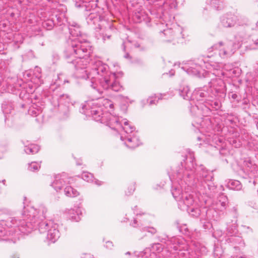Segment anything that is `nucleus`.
<instances>
[{
  "label": "nucleus",
  "instance_id": "nucleus-57",
  "mask_svg": "<svg viewBox=\"0 0 258 258\" xmlns=\"http://www.w3.org/2000/svg\"><path fill=\"white\" fill-rule=\"evenodd\" d=\"M256 26L257 27H258V21L256 23Z\"/></svg>",
  "mask_w": 258,
  "mask_h": 258
},
{
  "label": "nucleus",
  "instance_id": "nucleus-50",
  "mask_svg": "<svg viewBox=\"0 0 258 258\" xmlns=\"http://www.w3.org/2000/svg\"><path fill=\"white\" fill-rule=\"evenodd\" d=\"M2 182L4 185H5V183H6V180L5 179H3L2 181H0V182Z\"/></svg>",
  "mask_w": 258,
  "mask_h": 258
},
{
  "label": "nucleus",
  "instance_id": "nucleus-22",
  "mask_svg": "<svg viewBox=\"0 0 258 258\" xmlns=\"http://www.w3.org/2000/svg\"><path fill=\"white\" fill-rule=\"evenodd\" d=\"M162 98H143L140 101L141 106L144 107L145 106H152L156 105L158 101L162 99Z\"/></svg>",
  "mask_w": 258,
  "mask_h": 258
},
{
  "label": "nucleus",
  "instance_id": "nucleus-34",
  "mask_svg": "<svg viewBox=\"0 0 258 258\" xmlns=\"http://www.w3.org/2000/svg\"><path fill=\"white\" fill-rule=\"evenodd\" d=\"M120 107L123 111H126L129 105L128 98H121Z\"/></svg>",
  "mask_w": 258,
  "mask_h": 258
},
{
  "label": "nucleus",
  "instance_id": "nucleus-24",
  "mask_svg": "<svg viewBox=\"0 0 258 258\" xmlns=\"http://www.w3.org/2000/svg\"><path fill=\"white\" fill-rule=\"evenodd\" d=\"M228 242L231 243L233 245H238L239 246H244V243L241 237L238 236H231L227 240Z\"/></svg>",
  "mask_w": 258,
  "mask_h": 258
},
{
  "label": "nucleus",
  "instance_id": "nucleus-46",
  "mask_svg": "<svg viewBox=\"0 0 258 258\" xmlns=\"http://www.w3.org/2000/svg\"><path fill=\"white\" fill-rule=\"evenodd\" d=\"M191 108L193 109V110H195V108H197L198 110L199 109L200 107H201L200 106H199V105L196 104H195V106H191Z\"/></svg>",
  "mask_w": 258,
  "mask_h": 258
},
{
  "label": "nucleus",
  "instance_id": "nucleus-51",
  "mask_svg": "<svg viewBox=\"0 0 258 258\" xmlns=\"http://www.w3.org/2000/svg\"><path fill=\"white\" fill-rule=\"evenodd\" d=\"M237 258H246V257H245L244 256H239L237 257Z\"/></svg>",
  "mask_w": 258,
  "mask_h": 258
},
{
  "label": "nucleus",
  "instance_id": "nucleus-7",
  "mask_svg": "<svg viewBox=\"0 0 258 258\" xmlns=\"http://www.w3.org/2000/svg\"><path fill=\"white\" fill-rule=\"evenodd\" d=\"M235 38L238 41L237 44L231 41L225 43L219 42L218 43L215 44L213 46V48L219 51V55L222 58L226 59L234 54L236 49L240 46V43L244 41L240 33L237 34Z\"/></svg>",
  "mask_w": 258,
  "mask_h": 258
},
{
  "label": "nucleus",
  "instance_id": "nucleus-1",
  "mask_svg": "<svg viewBox=\"0 0 258 258\" xmlns=\"http://www.w3.org/2000/svg\"><path fill=\"white\" fill-rule=\"evenodd\" d=\"M194 161V154L189 153L184 161V169L181 168L175 174L169 175V178L173 183L171 193L178 208L197 217L201 210L190 191L196 189L201 194H209L212 187L213 173L202 165L195 167Z\"/></svg>",
  "mask_w": 258,
  "mask_h": 258
},
{
  "label": "nucleus",
  "instance_id": "nucleus-17",
  "mask_svg": "<svg viewBox=\"0 0 258 258\" xmlns=\"http://www.w3.org/2000/svg\"><path fill=\"white\" fill-rule=\"evenodd\" d=\"M237 16L232 13H226L220 18V25L224 28H231L237 22Z\"/></svg>",
  "mask_w": 258,
  "mask_h": 258
},
{
  "label": "nucleus",
  "instance_id": "nucleus-12",
  "mask_svg": "<svg viewBox=\"0 0 258 258\" xmlns=\"http://www.w3.org/2000/svg\"><path fill=\"white\" fill-rule=\"evenodd\" d=\"M41 98H26L27 102L22 104V108L28 107V113L33 116H37L41 111L42 102Z\"/></svg>",
  "mask_w": 258,
  "mask_h": 258
},
{
  "label": "nucleus",
  "instance_id": "nucleus-55",
  "mask_svg": "<svg viewBox=\"0 0 258 258\" xmlns=\"http://www.w3.org/2000/svg\"><path fill=\"white\" fill-rule=\"evenodd\" d=\"M50 89H51L52 90H53V85H52V86L50 87Z\"/></svg>",
  "mask_w": 258,
  "mask_h": 258
},
{
  "label": "nucleus",
  "instance_id": "nucleus-37",
  "mask_svg": "<svg viewBox=\"0 0 258 258\" xmlns=\"http://www.w3.org/2000/svg\"><path fill=\"white\" fill-rule=\"evenodd\" d=\"M152 248L153 250L156 251L157 252H161L163 249L162 245L159 243L153 244L152 246Z\"/></svg>",
  "mask_w": 258,
  "mask_h": 258
},
{
  "label": "nucleus",
  "instance_id": "nucleus-41",
  "mask_svg": "<svg viewBox=\"0 0 258 258\" xmlns=\"http://www.w3.org/2000/svg\"><path fill=\"white\" fill-rule=\"evenodd\" d=\"M135 187L134 186H132V187L130 188H128V191L127 192H126V195H130L133 193L134 191L135 190Z\"/></svg>",
  "mask_w": 258,
  "mask_h": 258
},
{
  "label": "nucleus",
  "instance_id": "nucleus-9",
  "mask_svg": "<svg viewBox=\"0 0 258 258\" xmlns=\"http://www.w3.org/2000/svg\"><path fill=\"white\" fill-rule=\"evenodd\" d=\"M158 240L166 244L168 250L171 253L177 250L181 251L187 249V245L185 243V240L180 237H173L168 238L166 235L163 236H158Z\"/></svg>",
  "mask_w": 258,
  "mask_h": 258
},
{
  "label": "nucleus",
  "instance_id": "nucleus-5",
  "mask_svg": "<svg viewBox=\"0 0 258 258\" xmlns=\"http://www.w3.org/2000/svg\"><path fill=\"white\" fill-rule=\"evenodd\" d=\"M110 121V123L111 124L116 123V125L111 128L116 130H122L120 136V140L123 142L124 144L127 148L134 149L140 146L141 142L137 135V133L135 131V128L126 119L120 120L118 118L114 117Z\"/></svg>",
  "mask_w": 258,
  "mask_h": 258
},
{
  "label": "nucleus",
  "instance_id": "nucleus-60",
  "mask_svg": "<svg viewBox=\"0 0 258 258\" xmlns=\"http://www.w3.org/2000/svg\"><path fill=\"white\" fill-rule=\"evenodd\" d=\"M256 126H257V127L258 128V121H257V122L256 123Z\"/></svg>",
  "mask_w": 258,
  "mask_h": 258
},
{
  "label": "nucleus",
  "instance_id": "nucleus-64",
  "mask_svg": "<svg viewBox=\"0 0 258 258\" xmlns=\"http://www.w3.org/2000/svg\"><path fill=\"white\" fill-rule=\"evenodd\" d=\"M77 165H81V163H77Z\"/></svg>",
  "mask_w": 258,
  "mask_h": 258
},
{
  "label": "nucleus",
  "instance_id": "nucleus-6",
  "mask_svg": "<svg viewBox=\"0 0 258 258\" xmlns=\"http://www.w3.org/2000/svg\"><path fill=\"white\" fill-rule=\"evenodd\" d=\"M27 220L28 224L30 222L34 226L33 229L38 227L41 233L46 232L48 226H53V221L51 220H42L40 217L38 216L39 211L34 207H30L27 208Z\"/></svg>",
  "mask_w": 258,
  "mask_h": 258
},
{
  "label": "nucleus",
  "instance_id": "nucleus-29",
  "mask_svg": "<svg viewBox=\"0 0 258 258\" xmlns=\"http://www.w3.org/2000/svg\"><path fill=\"white\" fill-rule=\"evenodd\" d=\"M191 96H198L199 97H207L209 96L208 92L206 90V88H197L195 90V91L191 93Z\"/></svg>",
  "mask_w": 258,
  "mask_h": 258
},
{
  "label": "nucleus",
  "instance_id": "nucleus-44",
  "mask_svg": "<svg viewBox=\"0 0 258 258\" xmlns=\"http://www.w3.org/2000/svg\"><path fill=\"white\" fill-rule=\"evenodd\" d=\"M24 76L25 78H26V77H28V78H30L31 76V73L30 72H26L24 74Z\"/></svg>",
  "mask_w": 258,
  "mask_h": 258
},
{
  "label": "nucleus",
  "instance_id": "nucleus-63",
  "mask_svg": "<svg viewBox=\"0 0 258 258\" xmlns=\"http://www.w3.org/2000/svg\"><path fill=\"white\" fill-rule=\"evenodd\" d=\"M103 38L104 40H105V36H104Z\"/></svg>",
  "mask_w": 258,
  "mask_h": 258
},
{
  "label": "nucleus",
  "instance_id": "nucleus-21",
  "mask_svg": "<svg viewBox=\"0 0 258 258\" xmlns=\"http://www.w3.org/2000/svg\"><path fill=\"white\" fill-rule=\"evenodd\" d=\"M34 75L35 77H33L31 79V81L35 84V87H37L40 84L42 83V80L41 79V69L39 67H36L34 70Z\"/></svg>",
  "mask_w": 258,
  "mask_h": 258
},
{
  "label": "nucleus",
  "instance_id": "nucleus-62",
  "mask_svg": "<svg viewBox=\"0 0 258 258\" xmlns=\"http://www.w3.org/2000/svg\"><path fill=\"white\" fill-rule=\"evenodd\" d=\"M228 232H229V234H231L232 233V232H231L230 231H229Z\"/></svg>",
  "mask_w": 258,
  "mask_h": 258
},
{
  "label": "nucleus",
  "instance_id": "nucleus-42",
  "mask_svg": "<svg viewBox=\"0 0 258 258\" xmlns=\"http://www.w3.org/2000/svg\"><path fill=\"white\" fill-rule=\"evenodd\" d=\"M79 25L75 22H72L71 23L69 22V27H74L76 28L77 26H79Z\"/></svg>",
  "mask_w": 258,
  "mask_h": 258
},
{
  "label": "nucleus",
  "instance_id": "nucleus-43",
  "mask_svg": "<svg viewBox=\"0 0 258 258\" xmlns=\"http://www.w3.org/2000/svg\"><path fill=\"white\" fill-rule=\"evenodd\" d=\"M81 258H93L90 254L85 253L82 254Z\"/></svg>",
  "mask_w": 258,
  "mask_h": 258
},
{
  "label": "nucleus",
  "instance_id": "nucleus-32",
  "mask_svg": "<svg viewBox=\"0 0 258 258\" xmlns=\"http://www.w3.org/2000/svg\"><path fill=\"white\" fill-rule=\"evenodd\" d=\"M197 138L198 140L199 141H203L206 144L212 145L213 138L211 137L210 135H206L205 134H203L201 136L198 137Z\"/></svg>",
  "mask_w": 258,
  "mask_h": 258
},
{
  "label": "nucleus",
  "instance_id": "nucleus-25",
  "mask_svg": "<svg viewBox=\"0 0 258 258\" xmlns=\"http://www.w3.org/2000/svg\"><path fill=\"white\" fill-rule=\"evenodd\" d=\"M64 195L69 197H76L79 195V192L71 186L67 185L63 189Z\"/></svg>",
  "mask_w": 258,
  "mask_h": 258
},
{
  "label": "nucleus",
  "instance_id": "nucleus-27",
  "mask_svg": "<svg viewBox=\"0 0 258 258\" xmlns=\"http://www.w3.org/2000/svg\"><path fill=\"white\" fill-rule=\"evenodd\" d=\"M227 186L231 189L240 190L242 185L238 180L230 179L227 183Z\"/></svg>",
  "mask_w": 258,
  "mask_h": 258
},
{
  "label": "nucleus",
  "instance_id": "nucleus-36",
  "mask_svg": "<svg viewBox=\"0 0 258 258\" xmlns=\"http://www.w3.org/2000/svg\"><path fill=\"white\" fill-rule=\"evenodd\" d=\"M42 25L47 30H51L53 27L54 23L52 20H48L43 22Z\"/></svg>",
  "mask_w": 258,
  "mask_h": 258
},
{
  "label": "nucleus",
  "instance_id": "nucleus-38",
  "mask_svg": "<svg viewBox=\"0 0 258 258\" xmlns=\"http://www.w3.org/2000/svg\"><path fill=\"white\" fill-rule=\"evenodd\" d=\"M228 204V202H217V205L218 207H220V210L222 211L223 210H224Z\"/></svg>",
  "mask_w": 258,
  "mask_h": 258
},
{
  "label": "nucleus",
  "instance_id": "nucleus-30",
  "mask_svg": "<svg viewBox=\"0 0 258 258\" xmlns=\"http://www.w3.org/2000/svg\"><path fill=\"white\" fill-rule=\"evenodd\" d=\"M204 106L206 107H207L208 108H209V106L208 105L209 104L210 105V106L212 107V108H214L216 110L219 109L221 107V103L218 101L217 100L215 99L214 100H212L211 101L210 103H208L207 102L205 103Z\"/></svg>",
  "mask_w": 258,
  "mask_h": 258
},
{
  "label": "nucleus",
  "instance_id": "nucleus-19",
  "mask_svg": "<svg viewBox=\"0 0 258 258\" xmlns=\"http://www.w3.org/2000/svg\"><path fill=\"white\" fill-rule=\"evenodd\" d=\"M68 217L73 221L78 222L81 220L82 211L80 208L68 209L66 211Z\"/></svg>",
  "mask_w": 258,
  "mask_h": 258
},
{
  "label": "nucleus",
  "instance_id": "nucleus-52",
  "mask_svg": "<svg viewBox=\"0 0 258 258\" xmlns=\"http://www.w3.org/2000/svg\"><path fill=\"white\" fill-rule=\"evenodd\" d=\"M231 97H237V96H236V95L235 94H233L232 95V96H231Z\"/></svg>",
  "mask_w": 258,
  "mask_h": 258
},
{
  "label": "nucleus",
  "instance_id": "nucleus-39",
  "mask_svg": "<svg viewBox=\"0 0 258 258\" xmlns=\"http://www.w3.org/2000/svg\"><path fill=\"white\" fill-rule=\"evenodd\" d=\"M228 202V199L226 196L223 195H221L219 196L217 202Z\"/></svg>",
  "mask_w": 258,
  "mask_h": 258
},
{
  "label": "nucleus",
  "instance_id": "nucleus-3",
  "mask_svg": "<svg viewBox=\"0 0 258 258\" xmlns=\"http://www.w3.org/2000/svg\"><path fill=\"white\" fill-rule=\"evenodd\" d=\"M103 106L105 108L113 109L114 104L107 98H91L82 104V113L86 115H91L93 119L96 121L106 124L110 126H114L116 123L111 124L110 122L114 117L118 118L120 120L122 118L113 116L111 113H103Z\"/></svg>",
  "mask_w": 258,
  "mask_h": 258
},
{
  "label": "nucleus",
  "instance_id": "nucleus-11",
  "mask_svg": "<svg viewBox=\"0 0 258 258\" xmlns=\"http://www.w3.org/2000/svg\"><path fill=\"white\" fill-rule=\"evenodd\" d=\"M137 208V206H135L133 209L134 213L136 214L137 217L131 222L130 225L134 228H140L141 232H147L152 235L156 234L157 230L155 227L151 226H144V219L141 218V214L135 212V209Z\"/></svg>",
  "mask_w": 258,
  "mask_h": 258
},
{
  "label": "nucleus",
  "instance_id": "nucleus-56",
  "mask_svg": "<svg viewBox=\"0 0 258 258\" xmlns=\"http://www.w3.org/2000/svg\"><path fill=\"white\" fill-rule=\"evenodd\" d=\"M122 47H123V49L124 50V49H125V46H124V44H123V43L122 44Z\"/></svg>",
  "mask_w": 258,
  "mask_h": 258
},
{
  "label": "nucleus",
  "instance_id": "nucleus-10",
  "mask_svg": "<svg viewBox=\"0 0 258 258\" xmlns=\"http://www.w3.org/2000/svg\"><path fill=\"white\" fill-rule=\"evenodd\" d=\"M209 77L212 78L210 82H209L210 88H213V90L211 89V91H215L217 93V97H222L225 95V85L223 81L218 78L215 73H208ZM216 96V95H215Z\"/></svg>",
  "mask_w": 258,
  "mask_h": 258
},
{
  "label": "nucleus",
  "instance_id": "nucleus-2",
  "mask_svg": "<svg viewBox=\"0 0 258 258\" xmlns=\"http://www.w3.org/2000/svg\"><path fill=\"white\" fill-rule=\"evenodd\" d=\"M72 37L67 42L64 50L65 56L69 59L68 62L72 63L77 69V75L79 77L86 76L84 69L89 62V56L92 53V46L85 36L81 35L80 26L77 27H69Z\"/></svg>",
  "mask_w": 258,
  "mask_h": 258
},
{
  "label": "nucleus",
  "instance_id": "nucleus-53",
  "mask_svg": "<svg viewBox=\"0 0 258 258\" xmlns=\"http://www.w3.org/2000/svg\"><path fill=\"white\" fill-rule=\"evenodd\" d=\"M98 181H95V183L98 185H101V183H98Z\"/></svg>",
  "mask_w": 258,
  "mask_h": 258
},
{
  "label": "nucleus",
  "instance_id": "nucleus-58",
  "mask_svg": "<svg viewBox=\"0 0 258 258\" xmlns=\"http://www.w3.org/2000/svg\"><path fill=\"white\" fill-rule=\"evenodd\" d=\"M110 35H108V36H107V38L108 39H109V38H110Z\"/></svg>",
  "mask_w": 258,
  "mask_h": 258
},
{
  "label": "nucleus",
  "instance_id": "nucleus-54",
  "mask_svg": "<svg viewBox=\"0 0 258 258\" xmlns=\"http://www.w3.org/2000/svg\"><path fill=\"white\" fill-rule=\"evenodd\" d=\"M194 99H192L191 98H190V99L189 100V101L190 102V104L191 105V101H192Z\"/></svg>",
  "mask_w": 258,
  "mask_h": 258
},
{
  "label": "nucleus",
  "instance_id": "nucleus-28",
  "mask_svg": "<svg viewBox=\"0 0 258 258\" xmlns=\"http://www.w3.org/2000/svg\"><path fill=\"white\" fill-rule=\"evenodd\" d=\"M40 149V147L35 144H31L28 146H25L24 151L27 154H34L37 153Z\"/></svg>",
  "mask_w": 258,
  "mask_h": 258
},
{
  "label": "nucleus",
  "instance_id": "nucleus-13",
  "mask_svg": "<svg viewBox=\"0 0 258 258\" xmlns=\"http://www.w3.org/2000/svg\"><path fill=\"white\" fill-rule=\"evenodd\" d=\"M116 74L113 73L109 76L105 77L100 80V85L104 89H111L112 90L117 92L121 89V87L116 81L117 77Z\"/></svg>",
  "mask_w": 258,
  "mask_h": 258
},
{
  "label": "nucleus",
  "instance_id": "nucleus-40",
  "mask_svg": "<svg viewBox=\"0 0 258 258\" xmlns=\"http://www.w3.org/2000/svg\"><path fill=\"white\" fill-rule=\"evenodd\" d=\"M113 246V243L111 241H108L106 242L105 247L108 249H111Z\"/></svg>",
  "mask_w": 258,
  "mask_h": 258
},
{
  "label": "nucleus",
  "instance_id": "nucleus-45",
  "mask_svg": "<svg viewBox=\"0 0 258 258\" xmlns=\"http://www.w3.org/2000/svg\"><path fill=\"white\" fill-rule=\"evenodd\" d=\"M54 226H57V225L55 223H54V222L53 221V226H48V229H47V232L48 233V231L49 230H50L51 229H52L53 228V227H54Z\"/></svg>",
  "mask_w": 258,
  "mask_h": 258
},
{
  "label": "nucleus",
  "instance_id": "nucleus-26",
  "mask_svg": "<svg viewBox=\"0 0 258 258\" xmlns=\"http://www.w3.org/2000/svg\"><path fill=\"white\" fill-rule=\"evenodd\" d=\"M246 44L245 47L249 49H255L258 48V39H251L249 38L248 40L244 42Z\"/></svg>",
  "mask_w": 258,
  "mask_h": 258
},
{
  "label": "nucleus",
  "instance_id": "nucleus-49",
  "mask_svg": "<svg viewBox=\"0 0 258 258\" xmlns=\"http://www.w3.org/2000/svg\"><path fill=\"white\" fill-rule=\"evenodd\" d=\"M243 103H244V104H246L247 103L246 98H243Z\"/></svg>",
  "mask_w": 258,
  "mask_h": 258
},
{
  "label": "nucleus",
  "instance_id": "nucleus-4",
  "mask_svg": "<svg viewBox=\"0 0 258 258\" xmlns=\"http://www.w3.org/2000/svg\"><path fill=\"white\" fill-rule=\"evenodd\" d=\"M27 208L24 213L22 214L23 220L16 217L6 215L5 217H0V237L6 235H13L19 232L24 234L30 233L34 227V226L30 222L28 224L27 216Z\"/></svg>",
  "mask_w": 258,
  "mask_h": 258
},
{
  "label": "nucleus",
  "instance_id": "nucleus-33",
  "mask_svg": "<svg viewBox=\"0 0 258 258\" xmlns=\"http://www.w3.org/2000/svg\"><path fill=\"white\" fill-rule=\"evenodd\" d=\"M40 168V163L37 162H32L28 164V170L30 171L35 172L38 171Z\"/></svg>",
  "mask_w": 258,
  "mask_h": 258
},
{
  "label": "nucleus",
  "instance_id": "nucleus-18",
  "mask_svg": "<svg viewBox=\"0 0 258 258\" xmlns=\"http://www.w3.org/2000/svg\"><path fill=\"white\" fill-rule=\"evenodd\" d=\"M183 28L179 25H175L169 29L164 30V34L166 36H169L173 39H180L184 38Z\"/></svg>",
  "mask_w": 258,
  "mask_h": 258
},
{
  "label": "nucleus",
  "instance_id": "nucleus-61",
  "mask_svg": "<svg viewBox=\"0 0 258 258\" xmlns=\"http://www.w3.org/2000/svg\"><path fill=\"white\" fill-rule=\"evenodd\" d=\"M64 83H65V82H69V81H66V80H64Z\"/></svg>",
  "mask_w": 258,
  "mask_h": 258
},
{
  "label": "nucleus",
  "instance_id": "nucleus-8",
  "mask_svg": "<svg viewBox=\"0 0 258 258\" xmlns=\"http://www.w3.org/2000/svg\"><path fill=\"white\" fill-rule=\"evenodd\" d=\"M90 55L88 57L89 61H90ZM89 63L90 62L88 63V64L86 66V68L84 69V70L86 71V76L85 77H79L78 76L77 69L74 66L76 69V76L77 78L87 79V78H89L91 74H93V75H97L98 76L97 79L98 80L99 83L100 84V80L101 79L107 76L108 78L109 76L112 74L111 73H109L108 66L106 64L102 62L101 61L99 60H97L93 62L92 72L89 74L88 73V70H87L86 69L87 68V66Z\"/></svg>",
  "mask_w": 258,
  "mask_h": 258
},
{
  "label": "nucleus",
  "instance_id": "nucleus-59",
  "mask_svg": "<svg viewBox=\"0 0 258 258\" xmlns=\"http://www.w3.org/2000/svg\"><path fill=\"white\" fill-rule=\"evenodd\" d=\"M130 254V252H127L126 253V254Z\"/></svg>",
  "mask_w": 258,
  "mask_h": 258
},
{
  "label": "nucleus",
  "instance_id": "nucleus-20",
  "mask_svg": "<svg viewBox=\"0 0 258 258\" xmlns=\"http://www.w3.org/2000/svg\"><path fill=\"white\" fill-rule=\"evenodd\" d=\"M60 233L57 229V226H54L53 228L48 231L47 234V239L52 243H54L59 237Z\"/></svg>",
  "mask_w": 258,
  "mask_h": 258
},
{
  "label": "nucleus",
  "instance_id": "nucleus-15",
  "mask_svg": "<svg viewBox=\"0 0 258 258\" xmlns=\"http://www.w3.org/2000/svg\"><path fill=\"white\" fill-rule=\"evenodd\" d=\"M244 168L242 171L245 174L244 178L249 177L250 178H258V167L250 160H246L244 162Z\"/></svg>",
  "mask_w": 258,
  "mask_h": 258
},
{
  "label": "nucleus",
  "instance_id": "nucleus-14",
  "mask_svg": "<svg viewBox=\"0 0 258 258\" xmlns=\"http://www.w3.org/2000/svg\"><path fill=\"white\" fill-rule=\"evenodd\" d=\"M86 20L89 25L92 26L94 29L97 30H101L104 23H106L104 17L97 13L90 14L87 17Z\"/></svg>",
  "mask_w": 258,
  "mask_h": 258
},
{
  "label": "nucleus",
  "instance_id": "nucleus-47",
  "mask_svg": "<svg viewBox=\"0 0 258 258\" xmlns=\"http://www.w3.org/2000/svg\"><path fill=\"white\" fill-rule=\"evenodd\" d=\"M199 68H200V66H198V68H197V69H196V71H194V72L195 73H199V72H200V70H199Z\"/></svg>",
  "mask_w": 258,
  "mask_h": 258
},
{
  "label": "nucleus",
  "instance_id": "nucleus-31",
  "mask_svg": "<svg viewBox=\"0 0 258 258\" xmlns=\"http://www.w3.org/2000/svg\"><path fill=\"white\" fill-rule=\"evenodd\" d=\"M211 5L216 10H220L224 8L223 2L221 0H211Z\"/></svg>",
  "mask_w": 258,
  "mask_h": 258
},
{
  "label": "nucleus",
  "instance_id": "nucleus-16",
  "mask_svg": "<svg viewBox=\"0 0 258 258\" xmlns=\"http://www.w3.org/2000/svg\"><path fill=\"white\" fill-rule=\"evenodd\" d=\"M70 183V181L69 180L67 175L65 173H62L55 176L51 185L57 192H58L63 188L64 189L67 184Z\"/></svg>",
  "mask_w": 258,
  "mask_h": 258
},
{
  "label": "nucleus",
  "instance_id": "nucleus-35",
  "mask_svg": "<svg viewBox=\"0 0 258 258\" xmlns=\"http://www.w3.org/2000/svg\"><path fill=\"white\" fill-rule=\"evenodd\" d=\"M82 178L83 180L87 182L93 181V175L88 172H84L82 174Z\"/></svg>",
  "mask_w": 258,
  "mask_h": 258
},
{
  "label": "nucleus",
  "instance_id": "nucleus-23",
  "mask_svg": "<svg viewBox=\"0 0 258 258\" xmlns=\"http://www.w3.org/2000/svg\"><path fill=\"white\" fill-rule=\"evenodd\" d=\"M178 95L181 97H188L191 95L190 88L188 86H180L178 90H176L174 95Z\"/></svg>",
  "mask_w": 258,
  "mask_h": 258
},
{
  "label": "nucleus",
  "instance_id": "nucleus-48",
  "mask_svg": "<svg viewBox=\"0 0 258 258\" xmlns=\"http://www.w3.org/2000/svg\"><path fill=\"white\" fill-rule=\"evenodd\" d=\"M124 57L126 58H128L130 57V55L128 53H126L125 55H124Z\"/></svg>",
  "mask_w": 258,
  "mask_h": 258
}]
</instances>
